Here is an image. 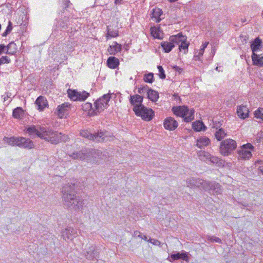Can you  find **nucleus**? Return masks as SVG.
Here are the masks:
<instances>
[{
    "instance_id": "obj_1",
    "label": "nucleus",
    "mask_w": 263,
    "mask_h": 263,
    "mask_svg": "<svg viewBox=\"0 0 263 263\" xmlns=\"http://www.w3.org/2000/svg\"><path fill=\"white\" fill-rule=\"evenodd\" d=\"M25 130L31 138L38 137L53 144H57L62 141L66 142L69 139L67 135H63L61 133L41 126H36L31 125L26 127Z\"/></svg>"
},
{
    "instance_id": "obj_2",
    "label": "nucleus",
    "mask_w": 263,
    "mask_h": 263,
    "mask_svg": "<svg viewBox=\"0 0 263 263\" xmlns=\"http://www.w3.org/2000/svg\"><path fill=\"white\" fill-rule=\"evenodd\" d=\"M74 184H68L62 189L63 204L69 210L79 211L83 207V200L76 195Z\"/></svg>"
},
{
    "instance_id": "obj_3",
    "label": "nucleus",
    "mask_w": 263,
    "mask_h": 263,
    "mask_svg": "<svg viewBox=\"0 0 263 263\" xmlns=\"http://www.w3.org/2000/svg\"><path fill=\"white\" fill-rule=\"evenodd\" d=\"M172 111L176 116L183 118L185 122H190L194 119V109H191L190 110L186 106L173 107Z\"/></svg>"
},
{
    "instance_id": "obj_4",
    "label": "nucleus",
    "mask_w": 263,
    "mask_h": 263,
    "mask_svg": "<svg viewBox=\"0 0 263 263\" xmlns=\"http://www.w3.org/2000/svg\"><path fill=\"white\" fill-rule=\"evenodd\" d=\"M111 98L110 95L105 94L102 97L98 99L95 102V110L90 113L91 116L97 115L98 114L103 111L105 108L108 106V102Z\"/></svg>"
},
{
    "instance_id": "obj_5",
    "label": "nucleus",
    "mask_w": 263,
    "mask_h": 263,
    "mask_svg": "<svg viewBox=\"0 0 263 263\" xmlns=\"http://www.w3.org/2000/svg\"><path fill=\"white\" fill-rule=\"evenodd\" d=\"M236 147L237 143L235 140L231 139H227L221 142L220 152L224 156H229L236 149Z\"/></svg>"
},
{
    "instance_id": "obj_6",
    "label": "nucleus",
    "mask_w": 263,
    "mask_h": 263,
    "mask_svg": "<svg viewBox=\"0 0 263 263\" xmlns=\"http://www.w3.org/2000/svg\"><path fill=\"white\" fill-rule=\"evenodd\" d=\"M106 132L100 131L93 134L90 133L88 130H82L80 132V135L89 140L96 142H103L105 140L106 136Z\"/></svg>"
},
{
    "instance_id": "obj_7",
    "label": "nucleus",
    "mask_w": 263,
    "mask_h": 263,
    "mask_svg": "<svg viewBox=\"0 0 263 263\" xmlns=\"http://www.w3.org/2000/svg\"><path fill=\"white\" fill-rule=\"evenodd\" d=\"M202 187V190L205 191L209 192L210 194L213 195L221 194L222 192V188L221 185L217 183L216 181H207L205 180Z\"/></svg>"
},
{
    "instance_id": "obj_8",
    "label": "nucleus",
    "mask_w": 263,
    "mask_h": 263,
    "mask_svg": "<svg viewBox=\"0 0 263 263\" xmlns=\"http://www.w3.org/2000/svg\"><path fill=\"white\" fill-rule=\"evenodd\" d=\"M135 113L136 115L141 117L143 120L147 121L152 120L154 116V111L151 108H148L144 105L139 109H136Z\"/></svg>"
},
{
    "instance_id": "obj_9",
    "label": "nucleus",
    "mask_w": 263,
    "mask_h": 263,
    "mask_svg": "<svg viewBox=\"0 0 263 263\" xmlns=\"http://www.w3.org/2000/svg\"><path fill=\"white\" fill-rule=\"evenodd\" d=\"M85 257L90 260H97L99 258V253L95 246H91L83 251Z\"/></svg>"
},
{
    "instance_id": "obj_10",
    "label": "nucleus",
    "mask_w": 263,
    "mask_h": 263,
    "mask_svg": "<svg viewBox=\"0 0 263 263\" xmlns=\"http://www.w3.org/2000/svg\"><path fill=\"white\" fill-rule=\"evenodd\" d=\"M143 97L139 95H130L129 101L130 104L134 106L133 110L136 111V109H139L143 106L142 102Z\"/></svg>"
},
{
    "instance_id": "obj_11",
    "label": "nucleus",
    "mask_w": 263,
    "mask_h": 263,
    "mask_svg": "<svg viewBox=\"0 0 263 263\" xmlns=\"http://www.w3.org/2000/svg\"><path fill=\"white\" fill-rule=\"evenodd\" d=\"M163 126L166 129L174 130L178 127V124L173 117H170L164 120Z\"/></svg>"
},
{
    "instance_id": "obj_12",
    "label": "nucleus",
    "mask_w": 263,
    "mask_h": 263,
    "mask_svg": "<svg viewBox=\"0 0 263 263\" xmlns=\"http://www.w3.org/2000/svg\"><path fill=\"white\" fill-rule=\"evenodd\" d=\"M186 183L188 186H196L202 189L203 185H204L205 180L200 178H191L186 180Z\"/></svg>"
},
{
    "instance_id": "obj_13",
    "label": "nucleus",
    "mask_w": 263,
    "mask_h": 263,
    "mask_svg": "<svg viewBox=\"0 0 263 263\" xmlns=\"http://www.w3.org/2000/svg\"><path fill=\"white\" fill-rule=\"evenodd\" d=\"M70 104L67 103H64L61 105H59L57 108V113L60 118H64L65 115L68 114Z\"/></svg>"
},
{
    "instance_id": "obj_14",
    "label": "nucleus",
    "mask_w": 263,
    "mask_h": 263,
    "mask_svg": "<svg viewBox=\"0 0 263 263\" xmlns=\"http://www.w3.org/2000/svg\"><path fill=\"white\" fill-rule=\"evenodd\" d=\"M76 231L71 227H68L67 228L65 229V230L62 232V236L65 240H72V238L76 237Z\"/></svg>"
},
{
    "instance_id": "obj_15",
    "label": "nucleus",
    "mask_w": 263,
    "mask_h": 263,
    "mask_svg": "<svg viewBox=\"0 0 263 263\" xmlns=\"http://www.w3.org/2000/svg\"><path fill=\"white\" fill-rule=\"evenodd\" d=\"M186 36L183 35L181 33L176 35H172L170 37L169 41L172 42L175 46L180 45L182 42L186 41Z\"/></svg>"
},
{
    "instance_id": "obj_16",
    "label": "nucleus",
    "mask_w": 263,
    "mask_h": 263,
    "mask_svg": "<svg viewBox=\"0 0 263 263\" xmlns=\"http://www.w3.org/2000/svg\"><path fill=\"white\" fill-rule=\"evenodd\" d=\"M18 146L31 149L33 147L34 144L30 139L20 137Z\"/></svg>"
},
{
    "instance_id": "obj_17",
    "label": "nucleus",
    "mask_w": 263,
    "mask_h": 263,
    "mask_svg": "<svg viewBox=\"0 0 263 263\" xmlns=\"http://www.w3.org/2000/svg\"><path fill=\"white\" fill-rule=\"evenodd\" d=\"M237 114L240 118L245 119L248 117L249 110L246 106L240 105L237 107Z\"/></svg>"
},
{
    "instance_id": "obj_18",
    "label": "nucleus",
    "mask_w": 263,
    "mask_h": 263,
    "mask_svg": "<svg viewBox=\"0 0 263 263\" xmlns=\"http://www.w3.org/2000/svg\"><path fill=\"white\" fill-rule=\"evenodd\" d=\"M35 103L37 106V109L40 111L43 110L48 106V102L46 98L42 96L36 99Z\"/></svg>"
},
{
    "instance_id": "obj_19",
    "label": "nucleus",
    "mask_w": 263,
    "mask_h": 263,
    "mask_svg": "<svg viewBox=\"0 0 263 263\" xmlns=\"http://www.w3.org/2000/svg\"><path fill=\"white\" fill-rule=\"evenodd\" d=\"M107 65L110 68L116 69L119 65V61L115 57H110L107 59Z\"/></svg>"
},
{
    "instance_id": "obj_20",
    "label": "nucleus",
    "mask_w": 263,
    "mask_h": 263,
    "mask_svg": "<svg viewBox=\"0 0 263 263\" xmlns=\"http://www.w3.org/2000/svg\"><path fill=\"white\" fill-rule=\"evenodd\" d=\"M210 142V140L208 137L203 136L197 140L196 146L200 148H202L208 145Z\"/></svg>"
},
{
    "instance_id": "obj_21",
    "label": "nucleus",
    "mask_w": 263,
    "mask_h": 263,
    "mask_svg": "<svg viewBox=\"0 0 263 263\" xmlns=\"http://www.w3.org/2000/svg\"><path fill=\"white\" fill-rule=\"evenodd\" d=\"M121 50V45L117 42H114V45L109 46L107 50L110 54L115 55L117 52L120 51Z\"/></svg>"
},
{
    "instance_id": "obj_22",
    "label": "nucleus",
    "mask_w": 263,
    "mask_h": 263,
    "mask_svg": "<svg viewBox=\"0 0 263 263\" xmlns=\"http://www.w3.org/2000/svg\"><path fill=\"white\" fill-rule=\"evenodd\" d=\"M192 127L196 132L204 131L206 128L203 123L199 120L193 123Z\"/></svg>"
},
{
    "instance_id": "obj_23",
    "label": "nucleus",
    "mask_w": 263,
    "mask_h": 263,
    "mask_svg": "<svg viewBox=\"0 0 263 263\" xmlns=\"http://www.w3.org/2000/svg\"><path fill=\"white\" fill-rule=\"evenodd\" d=\"M24 116V111L21 107H17L13 110L12 117L16 119H22Z\"/></svg>"
},
{
    "instance_id": "obj_24",
    "label": "nucleus",
    "mask_w": 263,
    "mask_h": 263,
    "mask_svg": "<svg viewBox=\"0 0 263 263\" xmlns=\"http://www.w3.org/2000/svg\"><path fill=\"white\" fill-rule=\"evenodd\" d=\"M262 44V41L257 37L255 39L251 45V48L253 53L258 51Z\"/></svg>"
},
{
    "instance_id": "obj_25",
    "label": "nucleus",
    "mask_w": 263,
    "mask_h": 263,
    "mask_svg": "<svg viewBox=\"0 0 263 263\" xmlns=\"http://www.w3.org/2000/svg\"><path fill=\"white\" fill-rule=\"evenodd\" d=\"M147 96L148 99L151 101L156 102L159 98V93L152 88H149L147 92Z\"/></svg>"
},
{
    "instance_id": "obj_26",
    "label": "nucleus",
    "mask_w": 263,
    "mask_h": 263,
    "mask_svg": "<svg viewBox=\"0 0 263 263\" xmlns=\"http://www.w3.org/2000/svg\"><path fill=\"white\" fill-rule=\"evenodd\" d=\"M161 46L164 51L166 53L170 52L175 47V45L171 41H164L161 43Z\"/></svg>"
},
{
    "instance_id": "obj_27",
    "label": "nucleus",
    "mask_w": 263,
    "mask_h": 263,
    "mask_svg": "<svg viewBox=\"0 0 263 263\" xmlns=\"http://www.w3.org/2000/svg\"><path fill=\"white\" fill-rule=\"evenodd\" d=\"M252 59L254 65L259 67L263 66V57H259L255 53H252Z\"/></svg>"
},
{
    "instance_id": "obj_28",
    "label": "nucleus",
    "mask_w": 263,
    "mask_h": 263,
    "mask_svg": "<svg viewBox=\"0 0 263 263\" xmlns=\"http://www.w3.org/2000/svg\"><path fill=\"white\" fill-rule=\"evenodd\" d=\"M16 45L14 43V42H10L6 47V51L5 52L6 54L13 55L14 53L16 52Z\"/></svg>"
},
{
    "instance_id": "obj_29",
    "label": "nucleus",
    "mask_w": 263,
    "mask_h": 263,
    "mask_svg": "<svg viewBox=\"0 0 263 263\" xmlns=\"http://www.w3.org/2000/svg\"><path fill=\"white\" fill-rule=\"evenodd\" d=\"M20 139V137H15L14 136L10 138L5 137L4 139V141L9 144L16 146H18V143L19 142Z\"/></svg>"
},
{
    "instance_id": "obj_30",
    "label": "nucleus",
    "mask_w": 263,
    "mask_h": 263,
    "mask_svg": "<svg viewBox=\"0 0 263 263\" xmlns=\"http://www.w3.org/2000/svg\"><path fill=\"white\" fill-rule=\"evenodd\" d=\"M239 156L243 159H247L250 158L252 156V153L250 151L246 149V148L242 147V149L239 151Z\"/></svg>"
},
{
    "instance_id": "obj_31",
    "label": "nucleus",
    "mask_w": 263,
    "mask_h": 263,
    "mask_svg": "<svg viewBox=\"0 0 263 263\" xmlns=\"http://www.w3.org/2000/svg\"><path fill=\"white\" fill-rule=\"evenodd\" d=\"M162 14V11L161 9L159 8H155L153 10V12L152 13V17H154L156 18V22H160L161 19L160 18V16Z\"/></svg>"
},
{
    "instance_id": "obj_32",
    "label": "nucleus",
    "mask_w": 263,
    "mask_h": 263,
    "mask_svg": "<svg viewBox=\"0 0 263 263\" xmlns=\"http://www.w3.org/2000/svg\"><path fill=\"white\" fill-rule=\"evenodd\" d=\"M68 97L73 101H78L79 91L76 89H68L67 90Z\"/></svg>"
},
{
    "instance_id": "obj_33",
    "label": "nucleus",
    "mask_w": 263,
    "mask_h": 263,
    "mask_svg": "<svg viewBox=\"0 0 263 263\" xmlns=\"http://www.w3.org/2000/svg\"><path fill=\"white\" fill-rule=\"evenodd\" d=\"M64 20H59L57 24V26L60 28L61 30H65L68 28V17H64Z\"/></svg>"
},
{
    "instance_id": "obj_34",
    "label": "nucleus",
    "mask_w": 263,
    "mask_h": 263,
    "mask_svg": "<svg viewBox=\"0 0 263 263\" xmlns=\"http://www.w3.org/2000/svg\"><path fill=\"white\" fill-rule=\"evenodd\" d=\"M227 136V133L222 128L219 129L215 133V137L218 141H221Z\"/></svg>"
},
{
    "instance_id": "obj_35",
    "label": "nucleus",
    "mask_w": 263,
    "mask_h": 263,
    "mask_svg": "<svg viewBox=\"0 0 263 263\" xmlns=\"http://www.w3.org/2000/svg\"><path fill=\"white\" fill-rule=\"evenodd\" d=\"M86 155V153L79 151L73 153L70 156L75 159L84 160L85 158Z\"/></svg>"
},
{
    "instance_id": "obj_36",
    "label": "nucleus",
    "mask_w": 263,
    "mask_h": 263,
    "mask_svg": "<svg viewBox=\"0 0 263 263\" xmlns=\"http://www.w3.org/2000/svg\"><path fill=\"white\" fill-rule=\"evenodd\" d=\"M151 34L154 36V38H157L158 39H162V37L160 36V30L159 28H157L156 27H152L151 28Z\"/></svg>"
},
{
    "instance_id": "obj_37",
    "label": "nucleus",
    "mask_w": 263,
    "mask_h": 263,
    "mask_svg": "<svg viewBox=\"0 0 263 263\" xmlns=\"http://www.w3.org/2000/svg\"><path fill=\"white\" fill-rule=\"evenodd\" d=\"M198 157L201 160L205 161L209 160V158H211V154L205 151H200L198 153Z\"/></svg>"
},
{
    "instance_id": "obj_38",
    "label": "nucleus",
    "mask_w": 263,
    "mask_h": 263,
    "mask_svg": "<svg viewBox=\"0 0 263 263\" xmlns=\"http://www.w3.org/2000/svg\"><path fill=\"white\" fill-rule=\"evenodd\" d=\"M82 108L85 111H88L90 116V113L92 112V111L95 110V109L92 108V104L89 102H86L82 104Z\"/></svg>"
},
{
    "instance_id": "obj_39",
    "label": "nucleus",
    "mask_w": 263,
    "mask_h": 263,
    "mask_svg": "<svg viewBox=\"0 0 263 263\" xmlns=\"http://www.w3.org/2000/svg\"><path fill=\"white\" fill-rule=\"evenodd\" d=\"M143 80L146 83H152L154 82V74L152 72L145 74Z\"/></svg>"
},
{
    "instance_id": "obj_40",
    "label": "nucleus",
    "mask_w": 263,
    "mask_h": 263,
    "mask_svg": "<svg viewBox=\"0 0 263 263\" xmlns=\"http://www.w3.org/2000/svg\"><path fill=\"white\" fill-rule=\"evenodd\" d=\"M89 96V93L85 91L82 92H79L78 101H84Z\"/></svg>"
},
{
    "instance_id": "obj_41",
    "label": "nucleus",
    "mask_w": 263,
    "mask_h": 263,
    "mask_svg": "<svg viewBox=\"0 0 263 263\" xmlns=\"http://www.w3.org/2000/svg\"><path fill=\"white\" fill-rule=\"evenodd\" d=\"M189 46V43H186V41H183L179 45V49L180 51L184 50V53H186L188 51Z\"/></svg>"
},
{
    "instance_id": "obj_42",
    "label": "nucleus",
    "mask_w": 263,
    "mask_h": 263,
    "mask_svg": "<svg viewBox=\"0 0 263 263\" xmlns=\"http://www.w3.org/2000/svg\"><path fill=\"white\" fill-rule=\"evenodd\" d=\"M206 237L208 240L212 242H217L218 243H221L222 242L221 240L219 238L215 236L208 235L206 236Z\"/></svg>"
},
{
    "instance_id": "obj_43",
    "label": "nucleus",
    "mask_w": 263,
    "mask_h": 263,
    "mask_svg": "<svg viewBox=\"0 0 263 263\" xmlns=\"http://www.w3.org/2000/svg\"><path fill=\"white\" fill-rule=\"evenodd\" d=\"M107 34H106V37L108 39L109 37H116L119 35L118 34V31L117 30H114V31H110L108 27H107Z\"/></svg>"
},
{
    "instance_id": "obj_44",
    "label": "nucleus",
    "mask_w": 263,
    "mask_h": 263,
    "mask_svg": "<svg viewBox=\"0 0 263 263\" xmlns=\"http://www.w3.org/2000/svg\"><path fill=\"white\" fill-rule=\"evenodd\" d=\"M12 23L11 21H9L8 25L6 28V29L5 31L3 33L2 36H6L8 34L10 33L12 29Z\"/></svg>"
},
{
    "instance_id": "obj_45",
    "label": "nucleus",
    "mask_w": 263,
    "mask_h": 263,
    "mask_svg": "<svg viewBox=\"0 0 263 263\" xmlns=\"http://www.w3.org/2000/svg\"><path fill=\"white\" fill-rule=\"evenodd\" d=\"M262 108H258L254 112L255 117L257 119H261L263 121V113L262 112Z\"/></svg>"
},
{
    "instance_id": "obj_46",
    "label": "nucleus",
    "mask_w": 263,
    "mask_h": 263,
    "mask_svg": "<svg viewBox=\"0 0 263 263\" xmlns=\"http://www.w3.org/2000/svg\"><path fill=\"white\" fill-rule=\"evenodd\" d=\"M189 255L188 252L182 251L181 252L180 259L188 262L190 259Z\"/></svg>"
},
{
    "instance_id": "obj_47",
    "label": "nucleus",
    "mask_w": 263,
    "mask_h": 263,
    "mask_svg": "<svg viewBox=\"0 0 263 263\" xmlns=\"http://www.w3.org/2000/svg\"><path fill=\"white\" fill-rule=\"evenodd\" d=\"M189 255L188 252L182 251L181 252L180 259L188 262L190 259Z\"/></svg>"
},
{
    "instance_id": "obj_48",
    "label": "nucleus",
    "mask_w": 263,
    "mask_h": 263,
    "mask_svg": "<svg viewBox=\"0 0 263 263\" xmlns=\"http://www.w3.org/2000/svg\"><path fill=\"white\" fill-rule=\"evenodd\" d=\"M159 72V76L160 79H164L166 77L164 70L162 66L159 65L157 67Z\"/></svg>"
},
{
    "instance_id": "obj_49",
    "label": "nucleus",
    "mask_w": 263,
    "mask_h": 263,
    "mask_svg": "<svg viewBox=\"0 0 263 263\" xmlns=\"http://www.w3.org/2000/svg\"><path fill=\"white\" fill-rule=\"evenodd\" d=\"M149 88L147 85H145L142 87H139L138 89V92L140 94H143L145 92H146V94H147V92L149 90Z\"/></svg>"
},
{
    "instance_id": "obj_50",
    "label": "nucleus",
    "mask_w": 263,
    "mask_h": 263,
    "mask_svg": "<svg viewBox=\"0 0 263 263\" xmlns=\"http://www.w3.org/2000/svg\"><path fill=\"white\" fill-rule=\"evenodd\" d=\"M180 255L181 252H177L175 254H172L170 255V257L171 258V259H170L169 260L171 262H173L175 260H178L180 259Z\"/></svg>"
},
{
    "instance_id": "obj_51",
    "label": "nucleus",
    "mask_w": 263,
    "mask_h": 263,
    "mask_svg": "<svg viewBox=\"0 0 263 263\" xmlns=\"http://www.w3.org/2000/svg\"><path fill=\"white\" fill-rule=\"evenodd\" d=\"M0 62H1V65H2L3 64H4V63H7V64L10 63L11 62V60L6 55V56H2V58H0Z\"/></svg>"
},
{
    "instance_id": "obj_52",
    "label": "nucleus",
    "mask_w": 263,
    "mask_h": 263,
    "mask_svg": "<svg viewBox=\"0 0 263 263\" xmlns=\"http://www.w3.org/2000/svg\"><path fill=\"white\" fill-rule=\"evenodd\" d=\"M60 1L61 3V7L63 9H66L71 4L69 0H60Z\"/></svg>"
},
{
    "instance_id": "obj_53",
    "label": "nucleus",
    "mask_w": 263,
    "mask_h": 263,
    "mask_svg": "<svg viewBox=\"0 0 263 263\" xmlns=\"http://www.w3.org/2000/svg\"><path fill=\"white\" fill-rule=\"evenodd\" d=\"M204 49L201 48L200 50H199V52L198 53V55H195L194 57V58L195 60H199V56H201L203 54V53H204Z\"/></svg>"
},
{
    "instance_id": "obj_54",
    "label": "nucleus",
    "mask_w": 263,
    "mask_h": 263,
    "mask_svg": "<svg viewBox=\"0 0 263 263\" xmlns=\"http://www.w3.org/2000/svg\"><path fill=\"white\" fill-rule=\"evenodd\" d=\"M209 159L213 163H217L219 161V159L218 157L213 156L211 155V158H209Z\"/></svg>"
},
{
    "instance_id": "obj_55",
    "label": "nucleus",
    "mask_w": 263,
    "mask_h": 263,
    "mask_svg": "<svg viewBox=\"0 0 263 263\" xmlns=\"http://www.w3.org/2000/svg\"><path fill=\"white\" fill-rule=\"evenodd\" d=\"M173 69L174 70V71L177 72L179 74H180L183 71L182 68H180V67L177 65L173 66Z\"/></svg>"
},
{
    "instance_id": "obj_56",
    "label": "nucleus",
    "mask_w": 263,
    "mask_h": 263,
    "mask_svg": "<svg viewBox=\"0 0 263 263\" xmlns=\"http://www.w3.org/2000/svg\"><path fill=\"white\" fill-rule=\"evenodd\" d=\"M6 47L4 44H0V55L6 51Z\"/></svg>"
},
{
    "instance_id": "obj_57",
    "label": "nucleus",
    "mask_w": 263,
    "mask_h": 263,
    "mask_svg": "<svg viewBox=\"0 0 263 263\" xmlns=\"http://www.w3.org/2000/svg\"><path fill=\"white\" fill-rule=\"evenodd\" d=\"M242 147L245 148H246V149H248L249 151L253 148V146L250 143H247V144H245L242 146Z\"/></svg>"
},
{
    "instance_id": "obj_58",
    "label": "nucleus",
    "mask_w": 263,
    "mask_h": 263,
    "mask_svg": "<svg viewBox=\"0 0 263 263\" xmlns=\"http://www.w3.org/2000/svg\"><path fill=\"white\" fill-rule=\"evenodd\" d=\"M147 241H149V242L152 243L155 245H157L158 244L160 243V242L159 240L154 239H150L148 240Z\"/></svg>"
},
{
    "instance_id": "obj_59",
    "label": "nucleus",
    "mask_w": 263,
    "mask_h": 263,
    "mask_svg": "<svg viewBox=\"0 0 263 263\" xmlns=\"http://www.w3.org/2000/svg\"><path fill=\"white\" fill-rule=\"evenodd\" d=\"M141 233L140 231H134V234H133L134 237H141Z\"/></svg>"
},
{
    "instance_id": "obj_60",
    "label": "nucleus",
    "mask_w": 263,
    "mask_h": 263,
    "mask_svg": "<svg viewBox=\"0 0 263 263\" xmlns=\"http://www.w3.org/2000/svg\"><path fill=\"white\" fill-rule=\"evenodd\" d=\"M95 153L97 156L100 157V158L102 159V152L100 151L97 150V151H95Z\"/></svg>"
},
{
    "instance_id": "obj_61",
    "label": "nucleus",
    "mask_w": 263,
    "mask_h": 263,
    "mask_svg": "<svg viewBox=\"0 0 263 263\" xmlns=\"http://www.w3.org/2000/svg\"><path fill=\"white\" fill-rule=\"evenodd\" d=\"M208 44H209V42H205V43L202 44L201 48L205 49V48L207 47Z\"/></svg>"
},
{
    "instance_id": "obj_62",
    "label": "nucleus",
    "mask_w": 263,
    "mask_h": 263,
    "mask_svg": "<svg viewBox=\"0 0 263 263\" xmlns=\"http://www.w3.org/2000/svg\"><path fill=\"white\" fill-rule=\"evenodd\" d=\"M139 237L145 241L148 240H147V237L145 235H143L142 233H141V237Z\"/></svg>"
},
{
    "instance_id": "obj_63",
    "label": "nucleus",
    "mask_w": 263,
    "mask_h": 263,
    "mask_svg": "<svg viewBox=\"0 0 263 263\" xmlns=\"http://www.w3.org/2000/svg\"><path fill=\"white\" fill-rule=\"evenodd\" d=\"M121 1H122V0H115V3L116 4H119L121 3Z\"/></svg>"
},
{
    "instance_id": "obj_64",
    "label": "nucleus",
    "mask_w": 263,
    "mask_h": 263,
    "mask_svg": "<svg viewBox=\"0 0 263 263\" xmlns=\"http://www.w3.org/2000/svg\"><path fill=\"white\" fill-rule=\"evenodd\" d=\"M258 170L260 172V173L263 175V167L260 166L258 168Z\"/></svg>"
}]
</instances>
